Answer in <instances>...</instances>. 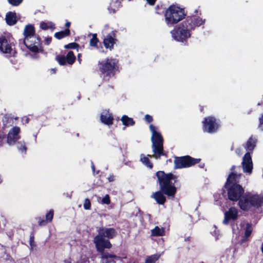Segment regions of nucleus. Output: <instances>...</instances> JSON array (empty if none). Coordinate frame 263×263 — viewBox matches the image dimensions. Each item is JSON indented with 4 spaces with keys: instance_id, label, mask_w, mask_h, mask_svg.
Returning a JSON list of instances; mask_svg holds the SVG:
<instances>
[{
    "instance_id": "1",
    "label": "nucleus",
    "mask_w": 263,
    "mask_h": 263,
    "mask_svg": "<svg viewBox=\"0 0 263 263\" xmlns=\"http://www.w3.org/2000/svg\"><path fill=\"white\" fill-rule=\"evenodd\" d=\"M156 176L160 190L153 193L152 197L157 203L163 205L166 201L165 195L171 198L175 197L177 190L175 184L178 182V176L172 173H165L162 171L156 172Z\"/></svg>"
},
{
    "instance_id": "2",
    "label": "nucleus",
    "mask_w": 263,
    "mask_h": 263,
    "mask_svg": "<svg viewBox=\"0 0 263 263\" xmlns=\"http://www.w3.org/2000/svg\"><path fill=\"white\" fill-rule=\"evenodd\" d=\"M224 187L227 191L228 199L237 202L245 193V189L239 184L241 176V166L232 165Z\"/></svg>"
},
{
    "instance_id": "3",
    "label": "nucleus",
    "mask_w": 263,
    "mask_h": 263,
    "mask_svg": "<svg viewBox=\"0 0 263 263\" xmlns=\"http://www.w3.org/2000/svg\"><path fill=\"white\" fill-rule=\"evenodd\" d=\"M24 39L23 43L26 47L34 53H42L44 49L39 35L35 34V28L33 25L25 26L24 30Z\"/></svg>"
},
{
    "instance_id": "4",
    "label": "nucleus",
    "mask_w": 263,
    "mask_h": 263,
    "mask_svg": "<svg viewBox=\"0 0 263 263\" xmlns=\"http://www.w3.org/2000/svg\"><path fill=\"white\" fill-rule=\"evenodd\" d=\"M117 235L114 228H101L98 234L94 237V243L97 251H103L105 249H110L112 245L108 239H112Z\"/></svg>"
},
{
    "instance_id": "5",
    "label": "nucleus",
    "mask_w": 263,
    "mask_h": 263,
    "mask_svg": "<svg viewBox=\"0 0 263 263\" xmlns=\"http://www.w3.org/2000/svg\"><path fill=\"white\" fill-rule=\"evenodd\" d=\"M149 129L152 133L151 141L152 142V148L154 155H147L146 157L149 158H154L156 159H160L161 156L167 157L163 148V138L161 134L157 132L156 127L153 124L149 125Z\"/></svg>"
},
{
    "instance_id": "6",
    "label": "nucleus",
    "mask_w": 263,
    "mask_h": 263,
    "mask_svg": "<svg viewBox=\"0 0 263 263\" xmlns=\"http://www.w3.org/2000/svg\"><path fill=\"white\" fill-rule=\"evenodd\" d=\"M238 201L240 209L244 211H249L251 208H259L263 205V196L258 194L244 193Z\"/></svg>"
},
{
    "instance_id": "7",
    "label": "nucleus",
    "mask_w": 263,
    "mask_h": 263,
    "mask_svg": "<svg viewBox=\"0 0 263 263\" xmlns=\"http://www.w3.org/2000/svg\"><path fill=\"white\" fill-rule=\"evenodd\" d=\"M185 15L184 8L172 4L165 11V22L168 26L173 27L184 18Z\"/></svg>"
},
{
    "instance_id": "8",
    "label": "nucleus",
    "mask_w": 263,
    "mask_h": 263,
    "mask_svg": "<svg viewBox=\"0 0 263 263\" xmlns=\"http://www.w3.org/2000/svg\"><path fill=\"white\" fill-rule=\"evenodd\" d=\"M98 68L104 77L110 78L115 75L119 68L118 60L112 58H107L98 62Z\"/></svg>"
},
{
    "instance_id": "9",
    "label": "nucleus",
    "mask_w": 263,
    "mask_h": 263,
    "mask_svg": "<svg viewBox=\"0 0 263 263\" xmlns=\"http://www.w3.org/2000/svg\"><path fill=\"white\" fill-rule=\"evenodd\" d=\"M171 34L176 41L187 45V40L191 36V30L183 21L171 31Z\"/></svg>"
},
{
    "instance_id": "10",
    "label": "nucleus",
    "mask_w": 263,
    "mask_h": 263,
    "mask_svg": "<svg viewBox=\"0 0 263 263\" xmlns=\"http://www.w3.org/2000/svg\"><path fill=\"white\" fill-rule=\"evenodd\" d=\"M200 161V158H194L189 155L175 157L174 167L175 169L187 168L199 163Z\"/></svg>"
},
{
    "instance_id": "11",
    "label": "nucleus",
    "mask_w": 263,
    "mask_h": 263,
    "mask_svg": "<svg viewBox=\"0 0 263 263\" xmlns=\"http://www.w3.org/2000/svg\"><path fill=\"white\" fill-rule=\"evenodd\" d=\"M202 123L203 132L210 134L216 133L219 127L218 121L214 116L205 117Z\"/></svg>"
},
{
    "instance_id": "12",
    "label": "nucleus",
    "mask_w": 263,
    "mask_h": 263,
    "mask_svg": "<svg viewBox=\"0 0 263 263\" xmlns=\"http://www.w3.org/2000/svg\"><path fill=\"white\" fill-rule=\"evenodd\" d=\"M14 45L11 42L10 39L4 35L0 36V51L3 53L9 54L12 56L13 51V46ZM14 54H13V56Z\"/></svg>"
},
{
    "instance_id": "13",
    "label": "nucleus",
    "mask_w": 263,
    "mask_h": 263,
    "mask_svg": "<svg viewBox=\"0 0 263 263\" xmlns=\"http://www.w3.org/2000/svg\"><path fill=\"white\" fill-rule=\"evenodd\" d=\"M187 25L189 28L194 30L196 27H198L205 23V20H202L199 16H187L183 21Z\"/></svg>"
},
{
    "instance_id": "14",
    "label": "nucleus",
    "mask_w": 263,
    "mask_h": 263,
    "mask_svg": "<svg viewBox=\"0 0 263 263\" xmlns=\"http://www.w3.org/2000/svg\"><path fill=\"white\" fill-rule=\"evenodd\" d=\"M76 56L72 51L68 52L66 56L58 55L55 57L56 61L60 65H65L66 64L72 65L76 61Z\"/></svg>"
},
{
    "instance_id": "15",
    "label": "nucleus",
    "mask_w": 263,
    "mask_h": 263,
    "mask_svg": "<svg viewBox=\"0 0 263 263\" xmlns=\"http://www.w3.org/2000/svg\"><path fill=\"white\" fill-rule=\"evenodd\" d=\"M20 132L21 129L18 126H14L9 130L7 136V143L9 145L15 144L20 139Z\"/></svg>"
},
{
    "instance_id": "16",
    "label": "nucleus",
    "mask_w": 263,
    "mask_h": 263,
    "mask_svg": "<svg viewBox=\"0 0 263 263\" xmlns=\"http://www.w3.org/2000/svg\"><path fill=\"white\" fill-rule=\"evenodd\" d=\"M238 218V209L234 207L231 206L226 211L224 214V219L223 220V223L227 225L229 223L230 221H235Z\"/></svg>"
},
{
    "instance_id": "17",
    "label": "nucleus",
    "mask_w": 263,
    "mask_h": 263,
    "mask_svg": "<svg viewBox=\"0 0 263 263\" xmlns=\"http://www.w3.org/2000/svg\"><path fill=\"white\" fill-rule=\"evenodd\" d=\"M98 251L101 253V258L105 263H116L115 259L122 260V259H126L127 256L126 255H122V256H118L117 255L111 254L107 252L104 251Z\"/></svg>"
},
{
    "instance_id": "18",
    "label": "nucleus",
    "mask_w": 263,
    "mask_h": 263,
    "mask_svg": "<svg viewBox=\"0 0 263 263\" xmlns=\"http://www.w3.org/2000/svg\"><path fill=\"white\" fill-rule=\"evenodd\" d=\"M116 32V31H112L104 37L103 43L106 49H109L110 50L114 49V45L116 43L117 40Z\"/></svg>"
},
{
    "instance_id": "19",
    "label": "nucleus",
    "mask_w": 263,
    "mask_h": 263,
    "mask_svg": "<svg viewBox=\"0 0 263 263\" xmlns=\"http://www.w3.org/2000/svg\"><path fill=\"white\" fill-rule=\"evenodd\" d=\"M54 215V211L53 210H50L46 214V219L44 217H37L35 218V220L37 221L38 224L40 227L45 226L48 222H51L52 220Z\"/></svg>"
},
{
    "instance_id": "20",
    "label": "nucleus",
    "mask_w": 263,
    "mask_h": 263,
    "mask_svg": "<svg viewBox=\"0 0 263 263\" xmlns=\"http://www.w3.org/2000/svg\"><path fill=\"white\" fill-rule=\"evenodd\" d=\"M101 122L105 125L110 126L113 124L114 117L108 110H105L100 116Z\"/></svg>"
},
{
    "instance_id": "21",
    "label": "nucleus",
    "mask_w": 263,
    "mask_h": 263,
    "mask_svg": "<svg viewBox=\"0 0 263 263\" xmlns=\"http://www.w3.org/2000/svg\"><path fill=\"white\" fill-rule=\"evenodd\" d=\"M5 19L7 24L10 26L15 24L17 21L16 13L11 11L6 14Z\"/></svg>"
},
{
    "instance_id": "22",
    "label": "nucleus",
    "mask_w": 263,
    "mask_h": 263,
    "mask_svg": "<svg viewBox=\"0 0 263 263\" xmlns=\"http://www.w3.org/2000/svg\"><path fill=\"white\" fill-rule=\"evenodd\" d=\"M252 232V224L250 223H247L245 231V235L240 240V244L242 245L243 243L247 242L248 240L249 237L251 236Z\"/></svg>"
},
{
    "instance_id": "23",
    "label": "nucleus",
    "mask_w": 263,
    "mask_h": 263,
    "mask_svg": "<svg viewBox=\"0 0 263 263\" xmlns=\"http://www.w3.org/2000/svg\"><path fill=\"white\" fill-rule=\"evenodd\" d=\"M257 140L255 138L251 136L247 140L245 148L247 150L252 152L256 146Z\"/></svg>"
},
{
    "instance_id": "24",
    "label": "nucleus",
    "mask_w": 263,
    "mask_h": 263,
    "mask_svg": "<svg viewBox=\"0 0 263 263\" xmlns=\"http://www.w3.org/2000/svg\"><path fill=\"white\" fill-rule=\"evenodd\" d=\"M123 125L126 126H133L135 124V121L132 118H129L127 115H123L121 119Z\"/></svg>"
},
{
    "instance_id": "25",
    "label": "nucleus",
    "mask_w": 263,
    "mask_h": 263,
    "mask_svg": "<svg viewBox=\"0 0 263 263\" xmlns=\"http://www.w3.org/2000/svg\"><path fill=\"white\" fill-rule=\"evenodd\" d=\"M70 35V31L69 29L66 28L63 31L55 32L54 36L58 40H61Z\"/></svg>"
},
{
    "instance_id": "26",
    "label": "nucleus",
    "mask_w": 263,
    "mask_h": 263,
    "mask_svg": "<svg viewBox=\"0 0 263 263\" xmlns=\"http://www.w3.org/2000/svg\"><path fill=\"white\" fill-rule=\"evenodd\" d=\"M40 26L42 30H47L48 29H51L53 30L55 28L54 24L51 22H45L42 21L40 23Z\"/></svg>"
},
{
    "instance_id": "27",
    "label": "nucleus",
    "mask_w": 263,
    "mask_h": 263,
    "mask_svg": "<svg viewBox=\"0 0 263 263\" xmlns=\"http://www.w3.org/2000/svg\"><path fill=\"white\" fill-rule=\"evenodd\" d=\"M151 235L154 236H162L164 235V230L163 228H160L158 226H156L151 230Z\"/></svg>"
},
{
    "instance_id": "28",
    "label": "nucleus",
    "mask_w": 263,
    "mask_h": 263,
    "mask_svg": "<svg viewBox=\"0 0 263 263\" xmlns=\"http://www.w3.org/2000/svg\"><path fill=\"white\" fill-rule=\"evenodd\" d=\"M140 161L147 167L152 169L153 167V163L150 161L148 157H146L144 154L140 155Z\"/></svg>"
},
{
    "instance_id": "29",
    "label": "nucleus",
    "mask_w": 263,
    "mask_h": 263,
    "mask_svg": "<svg viewBox=\"0 0 263 263\" xmlns=\"http://www.w3.org/2000/svg\"><path fill=\"white\" fill-rule=\"evenodd\" d=\"M160 255L159 254H155L150 256H148L144 263H155L160 258Z\"/></svg>"
},
{
    "instance_id": "30",
    "label": "nucleus",
    "mask_w": 263,
    "mask_h": 263,
    "mask_svg": "<svg viewBox=\"0 0 263 263\" xmlns=\"http://www.w3.org/2000/svg\"><path fill=\"white\" fill-rule=\"evenodd\" d=\"M17 147L18 151L22 153H26L27 147L26 146V142L24 140L18 141L17 142Z\"/></svg>"
},
{
    "instance_id": "31",
    "label": "nucleus",
    "mask_w": 263,
    "mask_h": 263,
    "mask_svg": "<svg viewBox=\"0 0 263 263\" xmlns=\"http://www.w3.org/2000/svg\"><path fill=\"white\" fill-rule=\"evenodd\" d=\"M99 42V40L97 37L96 33L92 34V38L89 42V45L92 47L98 48V43Z\"/></svg>"
},
{
    "instance_id": "32",
    "label": "nucleus",
    "mask_w": 263,
    "mask_h": 263,
    "mask_svg": "<svg viewBox=\"0 0 263 263\" xmlns=\"http://www.w3.org/2000/svg\"><path fill=\"white\" fill-rule=\"evenodd\" d=\"M242 166L243 168V172L245 173H251L252 172L253 169V163H242Z\"/></svg>"
},
{
    "instance_id": "33",
    "label": "nucleus",
    "mask_w": 263,
    "mask_h": 263,
    "mask_svg": "<svg viewBox=\"0 0 263 263\" xmlns=\"http://www.w3.org/2000/svg\"><path fill=\"white\" fill-rule=\"evenodd\" d=\"M0 250L4 253V255L1 256V258H4L7 261L11 260V256L9 254L7 253L6 250L3 246H2Z\"/></svg>"
},
{
    "instance_id": "34",
    "label": "nucleus",
    "mask_w": 263,
    "mask_h": 263,
    "mask_svg": "<svg viewBox=\"0 0 263 263\" xmlns=\"http://www.w3.org/2000/svg\"><path fill=\"white\" fill-rule=\"evenodd\" d=\"M253 163L250 152L245 154L243 157L242 163Z\"/></svg>"
},
{
    "instance_id": "35",
    "label": "nucleus",
    "mask_w": 263,
    "mask_h": 263,
    "mask_svg": "<svg viewBox=\"0 0 263 263\" xmlns=\"http://www.w3.org/2000/svg\"><path fill=\"white\" fill-rule=\"evenodd\" d=\"M65 49H77L80 47V45L77 43H70L64 46Z\"/></svg>"
},
{
    "instance_id": "36",
    "label": "nucleus",
    "mask_w": 263,
    "mask_h": 263,
    "mask_svg": "<svg viewBox=\"0 0 263 263\" xmlns=\"http://www.w3.org/2000/svg\"><path fill=\"white\" fill-rule=\"evenodd\" d=\"M83 207L85 210H88L91 209V202L88 198H86L84 200Z\"/></svg>"
},
{
    "instance_id": "37",
    "label": "nucleus",
    "mask_w": 263,
    "mask_h": 263,
    "mask_svg": "<svg viewBox=\"0 0 263 263\" xmlns=\"http://www.w3.org/2000/svg\"><path fill=\"white\" fill-rule=\"evenodd\" d=\"M29 244L31 248L35 246L34 242V232H32L30 235Z\"/></svg>"
},
{
    "instance_id": "38",
    "label": "nucleus",
    "mask_w": 263,
    "mask_h": 263,
    "mask_svg": "<svg viewBox=\"0 0 263 263\" xmlns=\"http://www.w3.org/2000/svg\"><path fill=\"white\" fill-rule=\"evenodd\" d=\"M23 0H8V3L13 6H18Z\"/></svg>"
},
{
    "instance_id": "39",
    "label": "nucleus",
    "mask_w": 263,
    "mask_h": 263,
    "mask_svg": "<svg viewBox=\"0 0 263 263\" xmlns=\"http://www.w3.org/2000/svg\"><path fill=\"white\" fill-rule=\"evenodd\" d=\"M103 204H109L110 203V199L108 195H106L102 199Z\"/></svg>"
},
{
    "instance_id": "40",
    "label": "nucleus",
    "mask_w": 263,
    "mask_h": 263,
    "mask_svg": "<svg viewBox=\"0 0 263 263\" xmlns=\"http://www.w3.org/2000/svg\"><path fill=\"white\" fill-rule=\"evenodd\" d=\"M144 119L145 121L148 123H151L153 121V117L148 114L145 116Z\"/></svg>"
},
{
    "instance_id": "41",
    "label": "nucleus",
    "mask_w": 263,
    "mask_h": 263,
    "mask_svg": "<svg viewBox=\"0 0 263 263\" xmlns=\"http://www.w3.org/2000/svg\"><path fill=\"white\" fill-rule=\"evenodd\" d=\"M108 182H111L115 180V176L113 174H110L109 176L107 178Z\"/></svg>"
},
{
    "instance_id": "42",
    "label": "nucleus",
    "mask_w": 263,
    "mask_h": 263,
    "mask_svg": "<svg viewBox=\"0 0 263 263\" xmlns=\"http://www.w3.org/2000/svg\"><path fill=\"white\" fill-rule=\"evenodd\" d=\"M51 41L52 37H47L45 38L44 43L46 45H49L51 43Z\"/></svg>"
},
{
    "instance_id": "43",
    "label": "nucleus",
    "mask_w": 263,
    "mask_h": 263,
    "mask_svg": "<svg viewBox=\"0 0 263 263\" xmlns=\"http://www.w3.org/2000/svg\"><path fill=\"white\" fill-rule=\"evenodd\" d=\"M6 138V135L0 132V145H2L3 140Z\"/></svg>"
},
{
    "instance_id": "44",
    "label": "nucleus",
    "mask_w": 263,
    "mask_h": 263,
    "mask_svg": "<svg viewBox=\"0 0 263 263\" xmlns=\"http://www.w3.org/2000/svg\"><path fill=\"white\" fill-rule=\"evenodd\" d=\"M259 127L262 128V126H263V114L261 115V116L259 118Z\"/></svg>"
},
{
    "instance_id": "45",
    "label": "nucleus",
    "mask_w": 263,
    "mask_h": 263,
    "mask_svg": "<svg viewBox=\"0 0 263 263\" xmlns=\"http://www.w3.org/2000/svg\"><path fill=\"white\" fill-rule=\"evenodd\" d=\"M147 3L151 6H153L155 4L156 0H146Z\"/></svg>"
},
{
    "instance_id": "46",
    "label": "nucleus",
    "mask_w": 263,
    "mask_h": 263,
    "mask_svg": "<svg viewBox=\"0 0 263 263\" xmlns=\"http://www.w3.org/2000/svg\"><path fill=\"white\" fill-rule=\"evenodd\" d=\"M108 10L110 12H112L113 13H115L116 11V10L115 9H113L112 8V4H110V5L109 6V7H108Z\"/></svg>"
},
{
    "instance_id": "47",
    "label": "nucleus",
    "mask_w": 263,
    "mask_h": 263,
    "mask_svg": "<svg viewBox=\"0 0 263 263\" xmlns=\"http://www.w3.org/2000/svg\"><path fill=\"white\" fill-rule=\"evenodd\" d=\"M70 25H71V23L70 22L67 21L66 23H65V27L69 29V28L70 27Z\"/></svg>"
},
{
    "instance_id": "48",
    "label": "nucleus",
    "mask_w": 263,
    "mask_h": 263,
    "mask_svg": "<svg viewBox=\"0 0 263 263\" xmlns=\"http://www.w3.org/2000/svg\"><path fill=\"white\" fill-rule=\"evenodd\" d=\"M81 56H82V55L81 53H79L78 54V60L79 63H81V61H82Z\"/></svg>"
},
{
    "instance_id": "49",
    "label": "nucleus",
    "mask_w": 263,
    "mask_h": 263,
    "mask_svg": "<svg viewBox=\"0 0 263 263\" xmlns=\"http://www.w3.org/2000/svg\"><path fill=\"white\" fill-rule=\"evenodd\" d=\"M159 8H160V7L159 6V5L156 6V7H155L156 12L158 14H160L161 13V12L158 11Z\"/></svg>"
},
{
    "instance_id": "50",
    "label": "nucleus",
    "mask_w": 263,
    "mask_h": 263,
    "mask_svg": "<svg viewBox=\"0 0 263 263\" xmlns=\"http://www.w3.org/2000/svg\"><path fill=\"white\" fill-rule=\"evenodd\" d=\"M51 71L52 72V73H54L56 72V69H51Z\"/></svg>"
},
{
    "instance_id": "51",
    "label": "nucleus",
    "mask_w": 263,
    "mask_h": 263,
    "mask_svg": "<svg viewBox=\"0 0 263 263\" xmlns=\"http://www.w3.org/2000/svg\"><path fill=\"white\" fill-rule=\"evenodd\" d=\"M91 168L93 171H95V167L93 164L92 165Z\"/></svg>"
},
{
    "instance_id": "52",
    "label": "nucleus",
    "mask_w": 263,
    "mask_h": 263,
    "mask_svg": "<svg viewBox=\"0 0 263 263\" xmlns=\"http://www.w3.org/2000/svg\"><path fill=\"white\" fill-rule=\"evenodd\" d=\"M64 263H71L70 261L65 260H64Z\"/></svg>"
},
{
    "instance_id": "53",
    "label": "nucleus",
    "mask_w": 263,
    "mask_h": 263,
    "mask_svg": "<svg viewBox=\"0 0 263 263\" xmlns=\"http://www.w3.org/2000/svg\"><path fill=\"white\" fill-rule=\"evenodd\" d=\"M185 241H190V237H188L186 239H185Z\"/></svg>"
},
{
    "instance_id": "54",
    "label": "nucleus",
    "mask_w": 263,
    "mask_h": 263,
    "mask_svg": "<svg viewBox=\"0 0 263 263\" xmlns=\"http://www.w3.org/2000/svg\"><path fill=\"white\" fill-rule=\"evenodd\" d=\"M261 252L263 254V243L261 245Z\"/></svg>"
},
{
    "instance_id": "55",
    "label": "nucleus",
    "mask_w": 263,
    "mask_h": 263,
    "mask_svg": "<svg viewBox=\"0 0 263 263\" xmlns=\"http://www.w3.org/2000/svg\"><path fill=\"white\" fill-rule=\"evenodd\" d=\"M203 110V107L202 106V107H201V108H200V111L202 112Z\"/></svg>"
},
{
    "instance_id": "56",
    "label": "nucleus",
    "mask_w": 263,
    "mask_h": 263,
    "mask_svg": "<svg viewBox=\"0 0 263 263\" xmlns=\"http://www.w3.org/2000/svg\"><path fill=\"white\" fill-rule=\"evenodd\" d=\"M204 164H202V165H200V167L201 168H203V167H204Z\"/></svg>"
},
{
    "instance_id": "57",
    "label": "nucleus",
    "mask_w": 263,
    "mask_h": 263,
    "mask_svg": "<svg viewBox=\"0 0 263 263\" xmlns=\"http://www.w3.org/2000/svg\"><path fill=\"white\" fill-rule=\"evenodd\" d=\"M257 105H260V103H258Z\"/></svg>"
}]
</instances>
